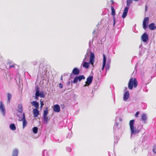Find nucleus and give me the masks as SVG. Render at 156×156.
<instances>
[{"label": "nucleus", "instance_id": "2f4dec72", "mask_svg": "<svg viewBox=\"0 0 156 156\" xmlns=\"http://www.w3.org/2000/svg\"><path fill=\"white\" fill-rule=\"evenodd\" d=\"M94 58H90V61L89 63V64H91L92 65H93L94 62Z\"/></svg>", "mask_w": 156, "mask_h": 156}, {"label": "nucleus", "instance_id": "a211bd4d", "mask_svg": "<svg viewBox=\"0 0 156 156\" xmlns=\"http://www.w3.org/2000/svg\"><path fill=\"white\" fill-rule=\"evenodd\" d=\"M83 67H85L86 69H88L89 67V63L85 62L84 61L83 62Z\"/></svg>", "mask_w": 156, "mask_h": 156}, {"label": "nucleus", "instance_id": "c03bdc74", "mask_svg": "<svg viewBox=\"0 0 156 156\" xmlns=\"http://www.w3.org/2000/svg\"><path fill=\"white\" fill-rule=\"evenodd\" d=\"M113 21H114L113 25V26H114L115 25V18L114 17H113Z\"/></svg>", "mask_w": 156, "mask_h": 156}, {"label": "nucleus", "instance_id": "9d476101", "mask_svg": "<svg viewBox=\"0 0 156 156\" xmlns=\"http://www.w3.org/2000/svg\"><path fill=\"white\" fill-rule=\"evenodd\" d=\"M141 119L144 123H146L147 119V115L145 113L143 114L141 117Z\"/></svg>", "mask_w": 156, "mask_h": 156}, {"label": "nucleus", "instance_id": "f704fd0d", "mask_svg": "<svg viewBox=\"0 0 156 156\" xmlns=\"http://www.w3.org/2000/svg\"><path fill=\"white\" fill-rule=\"evenodd\" d=\"M9 67L10 69L12 68H15V64H12L11 65H10Z\"/></svg>", "mask_w": 156, "mask_h": 156}, {"label": "nucleus", "instance_id": "5fc2aeb1", "mask_svg": "<svg viewBox=\"0 0 156 156\" xmlns=\"http://www.w3.org/2000/svg\"><path fill=\"white\" fill-rule=\"evenodd\" d=\"M70 84V82H69V83H68V84Z\"/></svg>", "mask_w": 156, "mask_h": 156}, {"label": "nucleus", "instance_id": "72a5a7b5", "mask_svg": "<svg viewBox=\"0 0 156 156\" xmlns=\"http://www.w3.org/2000/svg\"><path fill=\"white\" fill-rule=\"evenodd\" d=\"M153 151L154 153V154H155L156 153V146H154L153 148Z\"/></svg>", "mask_w": 156, "mask_h": 156}, {"label": "nucleus", "instance_id": "8fccbe9b", "mask_svg": "<svg viewBox=\"0 0 156 156\" xmlns=\"http://www.w3.org/2000/svg\"><path fill=\"white\" fill-rule=\"evenodd\" d=\"M138 66V63H137L135 66V68L136 67Z\"/></svg>", "mask_w": 156, "mask_h": 156}, {"label": "nucleus", "instance_id": "603ef678", "mask_svg": "<svg viewBox=\"0 0 156 156\" xmlns=\"http://www.w3.org/2000/svg\"><path fill=\"white\" fill-rule=\"evenodd\" d=\"M111 2L112 3H114V2L112 0H111Z\"/></svg>", "mask_w": 156, "mask_h": 156}, {"label": "nucleus", "instance_id": "5701e85b", "mask_svg": "<svg viewBox=\"0 0 156 156\" xmlns=\"http://www.w3.org/2000/svg\"><path fill=\"white\" fill-rule=\"evenodd\" d=\"M32 105L34 106L37 109L39 107V104L36 101H33L31 102Z\"/></svg>", "mask_w": 156, "mask_h": 156}, {"label": "nucleus", "instance_id": "7c9ffc66", "mask_svg": "<svg viewBox=\"0 0 156 156\" xmlns=\"http://www.w3.org/2000/svg\"><path fill=\"white\" fill-rule=\"evenodd\" d=\"M90 58L94 59L95 58V55L94 53L93 52H90Z\"/></svg>", "mask_w": 156, "mask_h": 156}, {"label": "nucleus", "instance_id": "4c0bfd02", "mask_svg": "<svg viewBox=\"0 0 156 156\" xmlns=\"http://www.w3.org/2000/svg\"><path fill=\"white\" fill-rule=\"evenodd\" d=\"M66 149L68 152H70L71 151V149L69 147H67Z\"/></svg>", "mask_w": 156, "mask_h": 156}, {"label": "nucleus", "instance_id": "c9c22d12", "mask_svg": "<svg viewBox=\"0 0 156 156\" xmlns=\"http://www.w3.org/2000/svg\"><path fill=\"white\" fill-rule=\"evenodd\" d=\"M118 118V122H121L122 121V119L120 117H116V118ZM116 118H115L116 119Z\"/></svg>", "mask_w": 156, "mask_h": 156}, {"label": "nucleus", "instance_id": "4be33fe9", "mask_svg": "<svg viewBox=\"0 0 156 156\" xmlns=\"http://www.w3.org/2000/svg\"><path fill=\"white\" fill-rule=\"evenodd\" d=\"M118 118H116L115 119V124L114 126V129H116L118 127L119 125V122H118Z\"/></svg>", "mask_w": 156, "mask_h": 156}, {"label": "nucleus", "instance_id": "de8ad7c7", "mask_svg": "<svg viewBox=\"0 0 156 156\" xmlns=\"http://www.w3.org/2000/svg\"><path fill=\"white\" fill-rule=\"evenodd\" d=\"M2 59L1 57H0V62L2 61Z\"/></svg>", "mask_w": 156, "mask_h": 156}, {"label": "nucleus", "instance_id": "2eb2a0df", "mask_svg": "<svg viewBox=\"0 0 156 156\" xmlns=\"http://www.w3.org/2000/svg\"><path fill=\"white\" fill-rule=\"evenodd\" d=\"M34 116V117H37L39 114V111L37 108L34 109L33 110Z\"/></svg>", "mask_w": 156, "mask_h": 156}, {"label": "nucleus", "instance_id": "b1692460", "mask_svg": "<svg viewBox=\"0 0 156 156\" xmlns=\"http://www.w3.org/2000/svg\"><path fill=\"white\" fill-rule=\"evenodd\" d=\"M9 127L10 129L12 130H15L16 128L15 125L13 123L11 124L10 125Z\"/></svg>", "mask_w": 156, "mask_h": 156}, {"label": "nucleus", "instance_id": "a18cd8bd", "mask_svg": "<svg viewBox=\"0 0 156 156\" xmlns=\"http://www.w3.org/2000/svg\"><path fill=\"white\" fill-rule=\"evenodd\" d=\"M37 95L38 94H37V93L36 92L35 94V99H38V97L39 96H38Z\"/></svg>", "mask_w": 156, "mask_h": 156}, {"label": "nucleus", "instance_id": "f03ea898", "mask_svg": "<svg viewBox=\"0 0 156 156\" xmlns=\"http://www.w3.org/2000/svg\"><path fill=\"white\" fill-rule=\"evenodd\" d=\"M138 83L136 78H131L130 79L128 83V88L130 90H132L133 88V85L134 87H136Z\"/></svg>", "mask_w": 156, "mask_h": 156}, {"label": "nucleus", "instance_id": "f3484780", "mask_svg": "<svg viewBox=\"0 0 156 156\" xmlns=\"http://www.w3.org/2000/svg\"><path fill=\"white\" fill-rule=\"evenodd\" d=\"M148 27L151 30L156 29V26H155V24L153 23L150 24L148 26Z\"/></svg>", "mask_w": 156, "mask_h": 156}, {"label": "nucleus", "instance_id": "3c124183", "mask_svg": "<svg viewBox=\"0 0 156 156\" xmlns=\"http://www.w3.org/2000/svg\"><path fill=\"white\" fill-rule=\"evenodd\" d=\"M147 10V6H146L145 7V11H146Z\"/></svg>", "mask_w": 156, "mask_h": 156}, {"label": "nucleus", "instance_id": "4468645a", "mask_svg": "<svg viewBox=\"0 0 156 156\" xmlns=\"http://www.w3.org/2000/svg\"><path fill=\"white\" fill-rule=\"evenodd\" d=\"M90 52H91L90 48H88L87 49L86 55H85V58L83 60V62L86 61V59L89 56V53H90Z\"/></svg>", "mask_w": 156, "mask_h": 156}, {"label": "nucleus", "instance_id": "ddd939ff", "mask_svg": "<svg viewBox=\"0 0 156 156\" xmlns=\"http://www.w3.org/2000/svg\"><path fill=\"white\" fill-rule=\"evenodd\" d=\"M103 66L102 68V70L103 71L106 65V58L105 54L103 55Z\"/></svg>", "mask_w": 156, "mask_h": 156}, {"label": "nucleus", "instance_id": "c85d7f7f", "mask_svg": "<svg viewBox=\"0 0 156 156\" xmlns=\"http://www.w3.org/2000/svg\"><path fill=\"white\" fill-rule=\"evenodd\" d=\"M38 131V128L37 127H34L33 128V133L36 134L37 133Z\"/></svg>", "mask_w": 156, "mask_h": 156}, {"label": "nucleus", "instance_id": "37998d69", "mask_svg": "<svg viewBox=\"0 0 156 156\" xmlns=\"http://www.w3.org/2000/svg\"><path fill=\"white\" fill-rule=\"evenodd\" d=\"M59 87L60 88H62L63 87V85L61 83H60L59 84Z\"/></svg>", "mask_w": 156, "mask_h": 156}, {"label": "nucleus", "instance_id": "e433bc0d", "mask_svg": "<svg viewBox=\"0 0 156 156\" xmlns=\"http://www.w3.org/2000/svg\"><path fill=\"white\" fill-rule=\"evenodd\" d=\"M93 39H92L89 42V48H90V47L91 46V43H93Z\"/></svg>", "mask_w": 156, "mask_h": 156}, {"label": "nucleus", "instance_id": "09e8293b", "mask_svg": "<svg viewBox=\"0 0 156 156\" xmlns=\"http://www.w3.org/2000/svg\"><path fill=\"white\" fill-rule=\"evenodd\" d=\"M61 80H62V76L61 78Z\"/></svg>", "mask_w": 156, "mask_h": 156}, {"label": "nucleus", "instance_id": "7ed1b4c3", "mask_svg": "<svg viewBox=\"0 0 156 156\" xmlns=\"http://www.w3.org/2000/svg\"><path fill=\"white\" fill-rule=\"evenodd\" d=\"M18 121L21 122L23 121V128L24 129L27 125V121L26 119L25 114L23 113L22 115V118L20 119H19Z\"/></svg>", "mask_w": 156, "mask_h": 156}, {"label": "nucleus", "instance_id": "473e14b6", "mask_svg": "<svg viewBox=\"0 0 156 156\" xmlns=\"http://www.w3.org/2000/svg\"><path fill=\"white\" fill-rule=\"evenodd\" d=\"M78 81L77 77V76L75 77L74 78L73 81V83H75L77 82Z\"/></svg>", "mask_w": 156, "mask_h": 156}, {"label": "nucleus", "instance_id": "cd10ccee", "mask_svg": "<svg viewBox=\"0 0 156 156\" xmlns=\"http://www.w3.org/2000/svg\"><path fill=\"white\" fill-rule=\"evenodd\" d=\"M47 108H46V110H44L43 113V116H46L48 113Z\"/></svg>", "mask_w": 156, "mask_h": 156}, {"label": "nucleus", "instance_id": "20e7f679", "mask_svg": "<svg viewBox=\"0 0 156 156\" xmlns=\"http://www.w3.org/2000/svg\"><path fill=\"white\" fill-rule=\"evenodd\" d=\"M149 21V18L148 17H145L143 22V27L144 29L146 30L148 27V25Z\"/></svg>", "mask_w": 156, "mask_h": 156}, {"label": "nucleus", "instance_id": "aec40b11", "mask_svg": "<svg viewBox=\"0 0 156 156\" xmlns=\"http://www.w3.org/2000/svg\"><path fill=\"white\" fill-rule=\"evenodd\" d=\"M18 150L17 149H15L12 151V156H18Z\"/></svg>", "mask_w": 156, "mask_h": 156}, {"label": "nucleus", "instance_id": "ea45409f", "mask_svg": "<svg viewBox=\"0 0 156 156\" xmlns=\"http://www.w3.org/2000/svg\"><path fill=\"white\" fill-rule=\"evenodd\" d=\"M110 65L108 64H107V66L106 67V70H108L109 68L110 67Z\"/></svg>", "mask_w": 156, "mask_h": 156}, {"label": "nucleus", "instance_id": "0eeeda50", "mask_svg": "<svg viewBox=\"0 0 156 156\" xmlns=\"http://www.w3.org/2000/svg\"><path fill=\"white\" fill-rule=\"evenodd\" d=\"M142 40L144 42H147L148 40V36L146 32L144 33L142 35L141 37Z\"/></svg>", "mask_w": 156, "mask_h": 156}, {"label": "nucleus", "instance_id": "79ce46f5", "mask_svg": "<svg viewBox=\"0 0 156 156\" xmlns=\"http://www.w3.org/2000/svg\"><path fill=\"white\" fill-rule=\"evenodd\" d=\"M40 103H41V106H40V108H42V107L44 105V104L43 103V102L42 101H40Z\"/></svg>", "mask_w": 156, "mask_h": 156}, {"label": "nucleus", "instance_id": "58836bf2", "mask_svg": "<svg viewBox=\"0 0 156 156\" xmlns=\"http://www.w3.org/2000/svg\"><path fill=\"white\" fill-rule=\"evenodd\" d=\"M110 62H111L110 59L109 58H108V59H107V64H108L110 65Z\"/></svg>", "mask_w": 156, "mask_h": 156}, {"label": "nucleus", "instance_id": "423d86ee", "mask_svg": "<svg viewBox=\"0 0 156 156\" xmlns=\"http://www.w3.org/2000/svg\"><path fill=\"white\" fill-rule=\"evenodd\" d=\"M0 111L3 116L5 115L6 112L5 107L2 101H0Z\"/></svg>", "mask_w": 156, "mask_h": 156}, {"label": "nucleus", "instance_id": "a19ab883", "mask_svg": "<svg viewBox=\"0 0 156 156\" xmlns=\"http://www.w3.org/2000/svg\"><path fill=\"white\" fill-rule=\"evenodd\" d=\"M139 112L138 111L135 114V116L136 117H138V115H139Z\"/></svg>", "mask_w": 156, "mask_h": 156}, {"label": "nucleus", "instance_id": "393cba45", "mask_svg": "<svg viewBox=\"0 0 156 156\" xmlns=\"http://www.w3.org/2000/svg\"><path fill=\"white\" fill-rule=\"evenodd\" d=\"M78 80L79 81H80L83 79H85V77L83 75H80L79 76H77Z\"/></svg>", "mask_w": 156, "mask_h": 156}, {"label": "nucleus", "instance_id": "dca6fc26", "mask_svg": "<svg viewBox=\"0 0 156 156\" xmlns=\"http://www.w3.org/2000/svg\"><path fill=\"white\" fill-rule=\"evenodd\" d=\"M23 106L22 104H19L17 106V110L18 112L20 113H22L23 112Z\"/></svg>", "mask_w": 156, "mask_h": 156}, {"label": "nucleus", "instance_id": "4d7b16f0", "mask_svg": "<svg viewBox=\"0 0 156 156\" xmlns=\"http://www.w3.org/2000/svg\"><path fill=\"white\" fill-rule=\"evenodd\" d=\"M141 45H140V47Z\"/></svg>", "mask_w": 156, "mask_h": 156}, {"label": "nucleus", "instance_id": "49530a36", "mask_svg": "<svg viewBox=\"0 0 156 156\" xmlns=\"http://www.w3.org/2000/svg\"><path fill=\"white\" fill-rule=\"evenodd\" d=\"M17 116L19 118V119H20L22 118V116H21L20 115H17Z\"/></svg>", "mask_w": 156, "mask_h": 156}, {"label": "nucleus", "instance_id": "6ab92c4d", "mask_svg": "<svg viewBox=\"0 0 156 156\" xmlns=\"http://www.w3.org/2000/svg\"><path fill=\"white\" fill-rule=\"evenodd\" d=\"M50 151H48L46 150H44L42 151V154L43 156H49V154Z\"/></svg>", "mask_w": 156, "mask_h": 156}, {"label": "nucleus", "instance_id": "f8f14e48", "mask_svg": "<svg viewBox=\"0 0 156 156\" xmlns=\"http://www.w3.org/2000/svg\"><path fill=\"white\" fill-rule=\"evenodd\" d=\"M80 70L77 68H74L72 71V73L76 75H78L80 73Z\"/></svg>", "mask_w": 156, "mask_h": 156}, {"label": "nucleus", "instance_id": "6e6d98bb", "mask_svg": "<svg viewBox=\"0 0 156 156\" xmlns=\"http://www.w3.org/2000/svg\"><path fill=\"white\" fill-rule=\"evenodd\" d=\"M126 89H127V87H126V89H125V90H126Z\"/></svg>", "mask_w": 156, "mask_h": 156}, {"label": "nucleus", "instance_id": "9b49d317", "mask_svg": "<svg viewBox=\"0 0 156 156\" xmlns=\"http://www.w3.org/2000/svg\"><path fill=\"white\" fill-rule=\"evenodd\" d=\"M37 95L41 98H44L45 97V94H44V92L43 91L40 92L38 89L36 90V92Z\"/></svg>", "mask_w": 156, "mask_h": 156}, {"label": "nucleus", "instance_id": "6e6552de", "mask_svg": "<svg viewBox=\"0 0 156 156\" xmlns=\"http://www.w3.org/2000/svg\"><path fill=\"white\" fill-rule=\"evenodd\" d=\"M53 110L55 112H59L60 110V107L58 105H55L54 106Z\"/></svg>", "mask_w": 156, "mask_h": 156}, {"label": "nucleus", "instance_id": "f257e3e1", "mask_svg": "<svg viewBox=\"0 0 156 156\" xmlns=\"http://www.w3.org/2000/svg\"><path fill=\"white\" fill-rule=\"evenodd\" d=\"M135 121L134 119L131 120L129 122V126H130L131 131V136L130 138H131L132 136L134 135H135L138 133L140 131L136 129L134 126Z\"/></svg>", "mask_w": 156, "mask_h": 156}, {"label": "nucleus", "instance_id": "864d4df0", "mask_svg": "<svg viewBox=\"0 0 156 156\" xmlns=\"http://www.w3.org/2000/svg\"><path fill=\"white\" fill-rule=\"evenodd\" d=\"M96 31V30H95V29H94V30L93 32V33H94V32H95V31Z\"/></svg>", "mask_w": 156, "mask_h": 156}, {"label": "nucleus", "instance_id": "39448f33", "mask_svg": "<svg viewBox=\"0 0 156 156\" xmlns=\"http://www.w3.org/2000/svg\"><path fill=\"white\" fill-rule=\"evenodd\" d=\"M93 78V77L92 76H90L88 77L86 81L85 82L86 84L84 85V87L90 85L92 82Z\"/></svg>", "mask_w": 156, "mask_h": 156}, {"label": "nucleus", "instance_id": "c756f323", "mask_svg": "<svg viewBox=\"0 0 156 156\" xmlns=\"http://www.w3.org/2000/svg\"><path fill=\"white\" fill-rule=\"evenodd\" d=\"M32 64L34 66H38L39 63L37 61H34L32 62Z\"/></svg>", "mask_w": 156, "mask_h": 156}, {"label": "nucleus", "instance_id": "a878e982", "mask_svg": "<svg viewBox=\"0 0 156 156\" xmlns=\"http://www.w3.org/2000/svg\"><path fill=\"white\" fill-rule=\"evenodd\" d=\"M48 120V117L47 116H43V120L44 123H47Z\"/></svg>", "mask_w": 156, "mask_h": 156}, {"label": "nucleus", "instance_id": "1a4fd4ad", "mask_svg": "<svg viewBox=\"0 0 156 156\" xmlns=\"http://www.w3.org/2000/svg\"><path fill=\"white\" fill-rule=\"evenodd\" d=\"M129 96V93L128 91H126L124 94L123 100L125 101H126Z\"/></svg>", "mask_w": 156, "mask_h": 156}, {"label": "nucleus", "instance_id": "412c9836", "mask_svg": "<svg viewBox=\"0 0 156 156\" xmlns=\"http://www.w3.org/2000/svg\"><path fill=\"white\" fill-rule=\"evenodd\" d=\"M7 103H10V99L12 97V95L9 93H8L7 94Z\"/></svg>", "mask_w": 156, "mask_h": 156}, {"label": "nucleus", "instance_id": "bb28decb", "mask_svg": "<svg viewBox=\"0 0 156 156\" xmlns=\"http://www.w3.org/2000/svg\"><path fill=\"white\" fill-rule=\"evenodd\" d=\"M111 9L112 10V15L114 16L115 14V11L112 6H111Z\"/></svg>", "mask_w": 156, "mask_h": 156}]
</instances>
